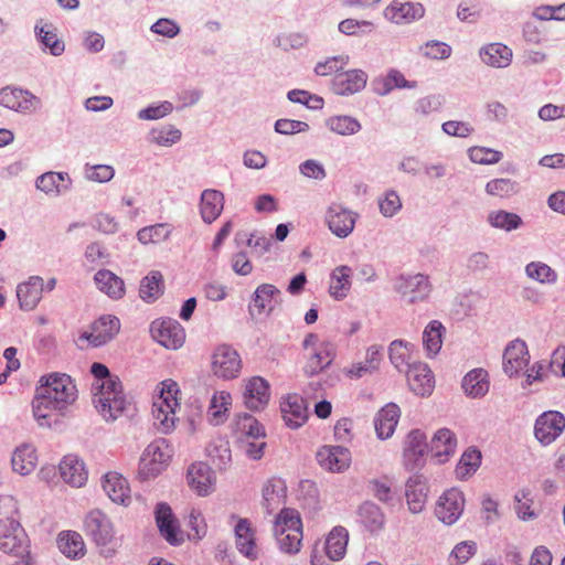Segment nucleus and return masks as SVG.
<instances>
[{
    "instance_id": "nucleus-1",
    "label": "nucleus",
    "mask_w": 565,
    "mask_h": 565,
    "mask_svg": "<svg viewBox=\"0 0 565 565\" xmlns=\"http://www.w3.org/2000/svg\"><path fill=\"white\" fill-rule=\"evenodd\" d=\"M77 399V388L67 374L43 376L32 401L33 415L42 427H51Z\"/></svg>"
},
{
    "instance_id": "nucleus-2",
    "label": "nucleus",
    "mask_w": 565,
    "mask_h": 565,
    "mask_svg": "<svg viewBox=\"0 0 565 565\" xmlns=\"http://www.w3.org/2000/svg\"><path fill=\"white\" fill-rule=\"evenodd\" d=\"M90 372L95 376L94 406L106 422H114L128 412L130 406V402L124 394L121 382L117 376H111L108 367L102 363H93Z\"/></svg>"
},
{
    "instance_id": "nucleus-3",
    "label": "nucleus",
    "mask_w": 565,
    "mask_h": 565,
    "mask_svg": "<svg viewBox=\"0 0 565 565\" xmlns=\"http://www.w3.org/2000/svg\"><path fill=\"white\" fill-rule=\"evenodd\" d=\"M0 551L18 558L29 555L26 533L13 516L0 515Z\"/></svg>"
},
{
    "instance_id": "nucleus-4",
    "label": "nucleus",
    "mask_w": 565,
    "mask_h": 565,
    "mask_svg": "<svg viewBox=\"0 0 565 565\" xmlns=\"http://www.w3.org/2000/svg\"><path fill=\"white\" fill-rule=\"evenodd\" d=\"M243 367L238 352L231 345L221 344L211 354V372L220 380L238 377Z\"/></svg>"
},
{
    "instance_id": "nucleus-5",
    "label": "nucleus",
    "mask_w": 565,
    "mask_h": 565,
    "mask_svg": "<svg viewBox=\"0 0 565 565\" xmlns=\"http://www.w3.org/2000/svg\"><path fill=\"white\" fill-rule=\"evenodd\" d=\"M119 330V319L113 315H104L95 320L88 330L79 334L77 345L83 349L82 342L84 341L93 348L105 345L118 334Z\"/></svg>"
},
{
    "instance_id": "nucleus-6",
    "label": "nucleus",
    "mask_w": 565,
    "mask_h": 565,
    "mask_svg": "<svg viewBox=\"0 0 565 565\" xmlns=\"http://www.w3.org/2000/svg\"><path fill=\"white\" fill-rule=\"evenodd\" d=\"M169 458V446L166 439L153 440L147 446L140 458L139 475L146 479L158 476L164 469Z\"/></svg>"
},
{
    "instance_id": "nucleus-7",
    "label": "nucleus",
    "mask_w": 565,
    "mask_h": 565,
    "mask_svg": "<svg viewBox=\"0 0 565 565\" xmlns=\"http://www.w3.org/2000/svg\"><path fill=\"white\" fill-rule=\"evenodd\" d=\"M0 105L17 113L31 114L41 108V99L31 92L7 86L0 89Z\"/></svg>"
},
{
    "instance_id": "nucleus-8",
    "label": "nucleus",
    "mask_w": 565,
    "mask_h": 565,
    "mask_svg": "<svg viewBox=\"0 0 565 565\" xmlns=\"http://www.w3.org/2000/svg\"><path fill=\"white\" fill-rule=\"evenodd\" d=\"M358 217L356 212L341 204L332 203L326 211L324 221L334 236L347 238L354 231Z\"/></svg>"
},
{
    "instance_id": "nucleus-9",
    "label": "nucleus",
    "mask_w": 565,
    "mask_h": 565,
    "mask_svg": "<svg viewBox=\"0 0 565 565\" xmlns=\"http://www.w3.org/2000/svg\"><path fill=\"white\" fill-rule=\"evenodd\" d=\"M565 430V416L557 411L542 413L534 424V436L542 446L553 444Z\"/></svg>"
},
{
    "instance_id": "nucleus-10",
    "label": "nucleus",
    "mask_w": 565,
    "mask_h": 565,
    "mask_svg": "<svg viewBox=\"0 0 565 565\" xmlns=\"http://www.w3.org/2000/svg\"><path fill=\"white\" fill-rule=\"evenodd\" d=\"M428 445L425 434L419 429L411 430L404 440L403 461L407 470L414 471L420 469L425 462V455Z\"/></svg>"
},
{
    "instance_id": "nucleus-11",
    "label": "nucleus",
    "mask_w": 565,
    "mask_h": 565,
    "mask_svg": "<svg viewBox=\"0 0 565 565\" xmlns=\"http://www.w3.org/2000/svg\"><path fill=\"white\" fill-rule=\"evenodd\" d=\"M395 290L405 301L415 303L425 300L429 296L431 286L427 276L416 274L401 276L395 282Z\"/></svg>"
},
{
    "instance_id": "nucleus-12",
    "label": "nucleus",
    "mask_w": 565,
    "mask_h": 565,
    "mask_svg": "<svg viewBox=\"0 0 565 565\" xmlns=\"http://www.w3.org/2000/svg\"><path fill=\"white\" fill-rule=\"evenodd\" d=\"M150 330L152 338L167 349L177 350L184 343L185 332L177 320L153 321Z\"/></svg>"
},
{
    "instance_id": "nucleus-13",
    "label": "nucleus",
    "mask_w": 565,
    "mask_h": 565,
    "mask_svg": "<svg viewBox=\"0 0 565 565\" xmlns=\"http://www.w3.org/2000/svg\"><path fill=\"white\" fill-rule=\"evenodd\" d=\"M465 497L458 489L445 491L437 501L435 514L439 521L447 525L454 524L462 514Z\"/></svg>"
},
{
    "instance_id": "nucleus-14",
    "label": "nucleus",
    "mask_w": 565,
    "mask_h": 565,
    "mask_svg": "<svg viewBox=\"0 0 565 565\" xmlns=\"http://www.w3.org/2000/svg\"><path fill=\"white\" fill-rule=\"evenodd\" d=\"M154 519L161 536L170 545L178 546L183 543L184 537L179 522L167 503L160 502L156 505Z\"/></svg>"
},
{
    "instance_id": "nucleus-15",
    "label": "nucleus",
    "mask_w": 565,
    "mask_h": 565,
    "mask_svg": "<svg viewBox=\"0 0 565 565\" xmlns=\"http://www.w3.org/2000/svg\"><path fill=\"white\" fill-rule=\"evenodd\" d=\"M86 534L98 545L106 546L114 539V527L109 518L100 510L87 513L84 520Z\"/></svg>"
},
{
    "instance_id": "nucleus-16",
    "label": "nucleus",
    "mask_w": 565,
    "mask_h": 565,
    "mask_svg": "<svg viewBox=\"0 0 565 565\" xmlns=\"http://www.w3.org/2000/svg\"><path fill=\"white\" fill-rule=\"evenodd\" d=\"M280 296L281 292L275 285L260 284L253 292L248 305L250 317L256 318L270 315Z\"/></svg>"
},
{
    "instance_id": "nucleus-17",
    "label": "nucleus",
    "mask_w": 565,
    "mask_h": 565,
    "mask_svg": "<svg viewBox=\"0 0 565 565\" xmlns=\"http://www.w3.org/2000/svg\"><path fill=\"white\" fill-rule=\"evenodd\" d=\"M319 466L330 472L340 473L351 465V452L342 446L324 445L316 454Z\"/></svg>"
},
{
    "instance_id": "nucleus-18",
    "label": "nucleus",
    "mask_w": 565,
    "mask_h": 565,
    "mask_svg": "<svg viewBox=\"0 0 565 565\" xmlns=\"http://www.w3.org/2000/svg\"><path fill=\"white\" fill-rule=\"evenodd\" d=\"M530 353L525 341L521 339L512 340L508 343L503 352V371L510 376H518L529 365Z\"/></svg>"
},
{
    "instance_id": "nucleus-19",
    "label": "nucleus",
    "mask_w": 565,
    "mask_h": 565,
    "mask_svg": "<svg viewBox=\"0 0 565 565\" xmlns=\"http://www.w3.org/2000/svg\"><path fill=\"white\" fill-rule=\"evenodd\" d=\"M243 398L249 411L264 409L270 398L269 383L262 376H252L245 380Z\"/></svg>"
},
{
    "instance_id": "nucleus-20",
    "label": "nucleus",
    "mask_w": 565,
    "mask_h": 565,
    "mask_svg": "<svg viewBox=\"0 0 565 565\" xmlns=\"http://www.w3.org/2000/svg\"><path fill=\"white\" fill-rule=\"evenodd\" d=\"M386 20L395 24H408L422 19L425 9L420 3L407 0H393L383 12Z\"/></svg>"
},
{
    "instance_id": "nucleus-21",
    "label": "nucleus",
    "mask_w": 565,
    "mask_h": 565,
    "mask_svg": "<svg viewBox=\"0 0 565 565\" xmlns=\"http://www.w3.org/2000/svg\"><path fill=\"white\" fill-rule=\"evenodd\" d=\"M409 388L418 396H429L435 387V379L426 363L414 362L406 370Z\"/></svg>"
},
{
    "instance_id": "nucleus-22",
    "label": "nucleus",
    "mask_w": 565,
    "mask_h": 565,
    "mask_svg": "<svg viewBox=\"0 0 565 565\" xmlns=\"http://www.w3.org/2000/svg\"><path fill=\"white\" fill-rule=\"evenodd\" d=\"M280 411L286 425L292 429L301 427L308 419V406L298 394L287 395L280 403Z\"/></svg>"
},
{
    "instance_id": "nucleus-23",
    "label": "nucleus",
    "mask_w": 565,
    "mask_h": 565,
    "mask_svg": "<svg viewBox=\"0 0 565 565\" xmlns=\"http://www.w3.org/2000/svg\"><path fill=\"white\" fill-rule=\"evenodd\" d=\"M367 82V75L361 70H351L335 74L332 79V90L337 95H352L362 90Z\"/></svg>"
},
{
    "instance_id": "nucleus-24",
    "label": "nucleus",
    "mask_w": 565,
    "mask_h": 565,
    "mask_svg": "<svg viewBox=\"0 0 565 565\" xmlns=\"http://www.w3.org/2000/svg\"><path fill=\"white\" fill-rule=\"evenodd\" d=\"M60 475L63 481L71 487H83L88 478L85 463L75 455L65 456L58 466Z\"/></svg>"
},
{
    "instance_id": "nucleus-25",
    "label": "nucleus",
    "mask_w": 565,
    "mask_h": 565,
    "mask_svg": "<svg viewBox=\"0 0 565 565\" xmlns=\"http://www.w3.org/2000/svg\"><path fill=\"white\" fill-rule=\"evenodd\" d=\"M428 487L426 479L422 475H413L405 484V497L408 510L414 513H420L426 504Z\"/></svg>"
},
{
    "instance_id": "nucleus-26",
    "label": "nucleus",
    "mask_w": 565,
    "mask_h": 565,
    "mask_svg": "<svg viewBox=\"0 0 565 565\" xmlns=\"http://www.w3.org/2000/svg\"><path fill=\"white\" fill-rule=\"evenodd\" d=\"M188 482L199 495H207L214 490L215 476L204 462H195L188 470Z\"/></svg>"
},
{
    "instance_id": "nucleus-27",
    "label": "nucleus",
    "mask_w": 565,
    "mask_h": 565,
    "mask_svg": "<svg viewBox=\"0 0 565 565\" xmlns=\"http://www.w3.org/2000/svg\"><path fill=\"white\" fill-rule=\"evenodd\" d=\"M44 281L40 276H31L26 281L18 285L17 297L22 310H33L42 299Z\"/></svg>"
},
{
    "instance_id": "nucleus-28",
    "label": "nucleus",
    "mask_w": 565,
    "mask_h": 565,
    "mask_svg": "<svg viewBox=\"0 0 565 565\" xmlns=\"http://www.w3.org/2000/svg\"><path fill=\"white\" fill-rule=\"evenodd\" d=\"M103 489L108 498L118 504L129 505L131 502L128 481L117 472H108L103 478Z\"/></svg>"
},
{
    "instance_id": "nucleus-29",
    "label": "nucleus",
    "mask_w": 565,
    "mask_h": 565,
    "mask_svg": "<svg viewBox=\"0 0 565 565\" xmlns=\"http://www.w3.org/2000/svg\"><path fill=\"white\" fill-rule=\"evenodd\" d=\"M224 194L215 189H206L201 193L200 214L204 223L212 224L224 209Z\"/></svg>"
},
{
    "instance_id": "nucleus-30",
    "label": "nucleus",
    "mask_w": 565,
    "mask_h": 565,
    "mask_svg": "<svg viewBox=\"0 0 565 565\" xmlns=\"http://www.w3.org/2000/svg\"><path fill=\"white\" fill-rule=\"evenodd\" d=\"M67 172H45L36 178L35 188L49 196H58L71 188Z\"/></svg>"
},
{
    "instance_id": "nucleus-31",
    "label": "nucleus",
    "mask_w": 565,
    "mask_h": 565,
    "mask_svg": "<svg viewBox=\"0 0 565 565\" xmlns=\"http://www.w3.org/2000/svg\"><path fill=\"white\" fill-rule=\"evenodd\" d=\"M382 361V348L373 344L366 349L365 360L363 362L352 363L345 369V374L350 379H361L379 371Z\"/></svg>"
},
{
    "instance_id": "nucleus-32",
    "label": "nucleus",
    "mask_w": 565,
    "mask_h": 565,
    "mask_svg": "<svg viewBox=\"0 0 565 565\" xmlns=\"http://www.w3.org/2000/svg\"><path fill=\"white\" fill-rule=\"evenodd\" d=\"M456 435L448 428L438 429L430 440V452L439 463L445 462L456 451Z\"/></svg>"
},
{
    "instance_id": "nucleus-33",
    "label": "nucleus",
    "mask_w": 565,
    "mask_h": 565,
    "mask_svg": "<svg viewBox=\"0 0 565 565\" xmlns=\"http://www.w3.org/2000/svg\"><path fill=\"white\" fill-rule=\"evenodd\" d=\"M335 355L334 347L330 342H321L313 351L309 352L305 372L308 375H316L327 369Z\"/></svg>"
},
{
    "instance_id": "nucleus-34",
    "label": "nucleus",
    "mask_w": 565,
    "mask_h": 565,
    "mask_svg": "<svg viewBox=\"0 0 565 565\" xmlns=\"http://www.w3.org/2000/svg\"><path fill=\"white\" fill-rule=\"evenodd\" d=\"M234 531L235 543L239 553L252 561L256 559L258 557V551L250 522L247 519H241Z\"/></svg>"
},
{
    "instance_id": "nucleus-35",
    "label": "nucleus",
    "mask_w": 565,
    "mask_h": 565,
    "mask_svg": "<svg viewBox=\"0 0 565 565\" xmlns=\"http://www.w3.org/2000/svg\"><path fill=\"white\" fill-rule=\"evenodd\" d=\"M399 419V408L394 403L386 404L375 416L374 426L380 439L390 438Z\"/></svg>"
},
{
    "instance_id": "nucleus-36",
    "label": "nucleus",
    "mask_w": 565,
    "mask_h": 565,
    "mask_svg": "<svg viewBox=\"0 0 565 565\" xmlns=\"http://www.w3.org/2000/svg\"><path fill=\"white\" fill-rule=\"evenodd\" d=\"M34 33L43 50H49L53 56H60L65 51L64 42L57 36L56 29L51 23H44L43 20L36 22Z\"/></svg>"
},
{
    "instance_id": "nucleus-37",
    "label": "nucleus",
    "mask_w": 565,
    "mask_h": 565,
    "mask_svg": "<svg viewBox=\"0 0 565 565\" xmlns=\"http://www.w3.org/2000/svg\"><path fill=\"white\" fill-rule=\"evenodd\" d=\"M461 386L467 396L483 397L490 387L489 374L483 369H473L463 376Z\"/></svg>"
},
{
    "instance_id": "nucleus-38",
    "label": "nucleus",
    "mask_w": 565,
    "mask_h": 565,
    "mask_svg": "<svg viewBox=\"0 0 565 565\" xmlns=\"http://www.w3.org/2000/svg\"><path fill=\"white\" fill-rule=\"evenodd\" d=\"M479 56L488 66L504 68L511 64L512 50L502 43H490L480 49Z\"/></svg>"
},
{
    "instance_id": "nucleus-39",
    "label": "nucleus",
    "mask_w": 565,
    "mask_h": 565,
    "mask_svg": "<svg viewBox=\"0 0 565 565\" xmlns=\"http://www.w3.org/2000/svg\"><path fill=\"white\" fill-rule=\"evenodd\" d=\"M287 487L282 479L273 477L263 487V507L271 514L285 500Z\"/></svg>"
},
{
    "instance_id": "nucleus-40",
    "label": "nucleus",
    "mask_w": 565,
    "mask_h": 565,
    "mask_svg": "<svg viewBox=\"0 0 565 565\" xmlns=\"http://www.w3.org/2000/svg\"><path fill=\"white\" fill-rule=\"evenodd\" d=\"M358 520L371 534L381 532L385 525L384 513L379 505L371 501H366L360 505Z\"/></svg>"
},
{
    "instance_id": "nucleus-41",
    "label": "nucleus",
    "mask_w": 565,
    "mask_h": 565,
    "mask_svg": "<svg viewBox=\"0 0 565 565\" xmlns=\"http://www.w3.org/2000/svg\"><path fill=\"white\" fill-rule=\"evenodd\" d=\"M97 289L111 299H120L125 295L124 280L108 269H100L94 276Z\"/></svg>"
},
{
    "instance_id": "nucleus-42",
    "label": "nucleus",
    "mask_w": 565,
    "mask_h": 565,
    "mask_svg": "<svg viewBox=\"0 0 565 565\" xmlns=\"http://www.w3.org/2000/svg\"><path fill=\"white\" fill-rule=\"evenodd\" d=\"M36 462V451L31 444L17 447L11 458L13 470L22 476L31 473L35 469Z\"/></svg>"
},
{
    "instance_id": "nucleus-43",
    "label": "nucleus",
    "mask_w": 565,
    "mask_h": 565,
    "mask_svg": "<svg viewBox=\"0 0 565 565\" xmlns=\"http://www.w3.org/2000/svg\"><path fill=\"white\" fill-rule=\"evenodd\" d=\"M352 268L347 265L335 267L330 275V295L337 299H344L351 289Z\"/></svg>"
},
{
    "instance_id": "nucleus-44",
    "label": "nucleus",
    "mask_w": 565,
    "mask_h": 565,
    "mask_svg": "<svg viewBox=\"0 0 565 565\" xmlns=\"http://www.w3.org/2000/svg\"><path fill=\"white\" fill-rule=\"evenodd\" d=\"M232 405V395L226 391L215 392L211 398L207 415L213 425L223 424L227 419Z\"/></svg>"
},
{
    "instance_id": "nucleus-45",
    "label": "nucleus",
    "mask_w": 565,
    "mask_h": 565,
    "mask_svg": "<svg viewBox=\"0 0 565 565\" xmlns=\"http://www.w3.org/2000/svg\"><path fill=\"white\" fill-rule=\"evenodd\" d=\"M445 331V327L438 320H431L425 327L423 332V345L428 358H434L439 353Z\"/></svg>"
},
{
    "instance_id": "nucleus-46",
    "label": "nucleus",
    "mask_w": 565,
    "mask_h": 565,
    "mask_svg": "<svg viewBox=\"0 0 565 565\" xmlns=\"http://www.w3.org/2000/svg\"><path fill=\"white\" fill-rule=\"evenodd\" d=\"M349 541L348 531L342 526H335L326 540V553L332 561H340L344 557Z\"/></svg>"
},
{
    "instance_id": "nucleus-47",
    "label": "nucleus",
    "mask_w": 565,
    "mask_h": 565,
    "mask_svg": "<svg viewBox=\"0 0 565 565\" xmlns=\"http://www.w3.org/2000/svg\"><path fill=\"white\" fill-rule=\"evenodd\" d=\"M60 551L68 558H79L85 554V543L77 532H62L57 539Z\"/></svg>"
},
{
    "instance_id": "nucleus-48",
    "label": "nucleus",
    "mask_w": 565,
    "mask_h": 565,
    "mask_svg": "<svg viewBox=\"0 0 565 565\" xmlns=\"http://www.w3.org/2000/svg\"><path fill=\"white\" fill-rule=\"evenodd\" d=\"M212 463L220 470L226 469L232 461L230 443L225 438H215L206 447Z\"/></svg>"
},
{
    "instance_id": "nucleus-49",
    "label": "nucleus",
    "mask_w": 565,
    "mask_h": 565,
    "mask_svg": "<svg viewBox=\"0 0 565 565\" xmlns=\"http://www.w3.org/2000/svg\"><path fill=\"white\" fill-rule=\"evenodd\" d=\"M487 221L492 227L505 232L515 231L520 228L523 224V221L520 215L504 210H495L489 212Z\"/></svg>"
},
{
    "instance_id": "nucleus-50",
    "label": "nucleus",
    "mask_w": 565,
    "mask_h": 565,
    "mask_svg": "<svg viewBox=\"0 0 565 565\" xmlns=\"http://www.w3.org/2000/svg\"><path fill=\"white\" fill-rule=\"evenodd\" d=\"M154 424L163 433L173 430L175 425V408L169 406L166 401H156L152 405Z\"/></svg>"
},
{
    "instance_id": "nucleus-51",
    "label": "nucleus",
    "mask_w": 565,
    "mask_h": 565,
    "mask_svg": "<svg viewBox=\"0 0 565 565\" xmlns=\"http://www.w3.org/2000/svg\"><path fill=\"white\" fill-rule=\"evenodd\" d=\"M182 132L172 125L152 128L147 136L150 143L160 147H171L181 140Z\"/></svg>"
},
{
    "instance_id": "nucleus-52",
    "label": "nucleus",
    "mask_w": 565,
    "mask_h": 565,
    "mask_svg": "<svg viewBox=\"0 0 565 565\" xmlns=\"http://www.w3.org/2000/svg\"><path fill=\"white\" fill-rule=\"evenodd\" d=\"M163 292V281L160 271H151L143 277L139 286V296L147 302L154 301Z\"/></svg>"
},
{
    "instance_id": "nucleus-53",
    "label": "nucleus",
    "mask_w": 565,
    "mask_h": 565,
    "mask_svg": "<svg viewBox=\"0 0 565 565\" xmlns=\"http://www.w3.org/2000/svg\"><path fill=\"white\" fill-rule=\"evenodd\" d=\"M414 345L405 340H394L388 345V358L391 363L398 370L408 369L411 351Z\"/></svg>"
},
{
    "instance_id": "nucleus-54",
    "label": "nucleus",
    "mask_w": 565,
    "mask_h": 565,
    "mask_svg": "<svg viewBox=\"0 0 565 565\" xmlns=\"http://www.w3.org/2000/svg\"><path fill=\"white\" fill-rule=\"evenodd\" d=\"M326 126L332 132L340 136L358 134L362 126L358 119L347 115L331 116L326 120Z\"/></svg>"
},
{
    "instance_id": "nucleus-55",
    "label": "nucleus",
    "mask_w": 565,
    "mask_h": 565,
    "mask_svg": "<svg viewBox=\"0 0 565 565\" xmlns=\"http://www.w3.org/2000/svg\"><path fill=\"white\" fill-rule=\"evenodd\" d=\"M172 233L171 225L167 223H158L154 225L142 227L137 233V238L141 244H158L169 239Z\"/></svg>"
},
{
    "instance_id": "nucleus-56",
    "label": "nucleus",
    "mask_w": 565,
    "mask_h": 565,
    "mask_svg": "<svg viewBox=\"0 0 565 565\" xmlns=\"http://www.w3.org/2000/svg\"><path fill=\"white\" fill-rule=\"evenodd\" d=\"M519 190V183L509 178L493 179L486 184V192L489 195L498 196L501 199L510 198L516 194Z\"/></svg>"
},
{
    "instance_id": "nucleus-57",
    "label": "nucleus",
    "mask_w": 565,
    "mask_h": 565,
    "mask_svg": "<svg viewBox=\"0 0 565 565\" xmlns=\"http://www.w3.org/2000/svg\"><path fill=\"white\" fill-rule=\"evenodd\" d=\"M294 527H296V530L302 529V522L298 511L294 509H282L274 522V533L282 535Z\"/></svg>"
},
{
    "instance_id": "nucleus-58",
    "label": "nucleus",
    "mask_w": 565,
    "mask_h": 565,
    "mask_svg": "<svg viewBox=\"0 0 565 565\" xmlns=\"http://www.w3.org/2000/svg\"><path fill=\"white\" fill-rule=\"evenodd\" d=\"M237 430L242 434L241 440L264 438L265 431L255 417L249 414L239 415L237 418Z\"/></svg>"
},
{
    "instance_id": "nucleus-59",
    "label": "nucleus",
    "mask_w": 565,
    "mask_h": 565,
    "mask_svg": "<svg viewBox=\"0 0 565 565\" xmlns=\"http://www.w3.org/2000/svg\"><path fill=\"white\" fill-rule=\"evenodd\" d=\"M526 275L542 284H553L557 279L556 273L546 264L532 262L525 267Z\"/></svg>"
},
{
    "instance_id": "nucleus-60",
    "label": "nucleus",
    "mask_w": 565,
    "mask_h": 565,
    "mask_svg": "<svg viewBox=\"0 0 565 565\" xmlns=\"http://www.w3.org/2000/svg\"><path fill=\"white\" fill-rule=\"evenodd\" d=\"M481 463V454L476 448L466 450L457 466L456 472L460 477H466L475 472Z\"/></svg>"
},
{
    "instance_id": "nucleus-61",
    "label": "nucleus",
    "mask_w": 565,
    "mask_h": 565,
    "mask_svg": "<svg viewBox=\"0 0 565 565\" xmlns=\"http://www.w3.org/2000/svg\"><path fill=\"white\" fill-rule=\"evenodd\" d=\"M279 548L286 553H297L299 552L301 540H302V529L296 530V527L291 529V531L284 533L280 535L279 533H274Z\"/></svg>"
},
{
    "instance_id": "nucleus-62",
    "label": "nucleus",
    "mask_w": 565,
    "mask_h": 565,
    "mask_svg": "<svg viewBox=\"0 0 565 565\" xmlns=\"http://www.w3.org/2000/svg\"><path fill=\"white\" fill-rule=\"evenodd\" d=\"M338 29L341 33L351 36L369 34L373 32L374 23L366 20L345 19L339 23Z\"/></svg>"
},
{
    "instance_id": "nucleus-63",
    "label": "nucleus",
    "mask_w": 565,
    "mask_h": 565,
    "mask_svg": "<svg viewBox=\"0 0 565 565\" xmlns=\"http://www.w3.org/2000/svg\"><path fill=\"white\" fill-rule=\"evenodd\" d=\"M477 552V544L473 541L458 543L449 557L451 565H462L467 563Z\"/></svg>"
},
{
    "instance_id": "nucleus-64",
    "label": "nucleus",
    "mask_w": 565,
    "mask_h": 565,
    "mask_svg": "<svg viewBox=\"0 0 565 565\" xmlns=\"http://www.w3.org/2000/svg\"><path fill=\"white\" fill-rule=\"evenodd\" d=\"M468 154L472 162L479 164H493L502 159L500 151L484 147H471Z\"/></svg>"
}]
</instances>
